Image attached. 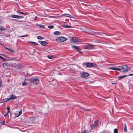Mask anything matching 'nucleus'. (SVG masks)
I'll list each match as a JSON object with an SVG mask.
<instances>
[{
    "label": "nucleus",
    "instance_id": "obj_1",
    "mask_svg": "<svg viewBox=\"0 0 133 133\" xmlns=\"http://www.w3.org/2000/svg\"><path fill=\"white\" fill-rule=\"evenodd\" d=\"M121 71L122 72H126L131 70L128 66L125 65L121 66Z\"/></svg>",
    "mask_w": 133,
    "mask_h": 133
},
{
    "label": "nucleus",
    "instance_id": "obj_2",
    "mask_svg": "<svg viewBox=\"0 0 133 133\" xmlns=\"http://www.w3.org/2000/svg\"><path fill=\"white\" fill-rule=\"evenodd\" d=\"M30 82L34 85L37 84L39 82V80L37 78H32L30 79Z\"/></svg>",
    "mask_w": 133,
    "mask_h": 133
},
{
    "label": "nucleus",
    "instance_id": "obj_3",
    "mask_svg": "<svg viewBox=\"0 0 133 133\" xmlns=\"http://www.w3.org/2000/svg\"><path fill=\"white\" fill-rule=\"evenodd\" d=\"M67 39V38H65L64 37H60L57 38L56 39V41L58 42L59 43L63 42L65 41Z\"/></svg>",
    "mask_w": 133,
    "mask_h": 133
},
{
    "label": "nucleus",
    "instance_id": "obj_4",
    "mask_svg": "<svg viewBox=\"0 0 133 133\" xmlns=\"http://www.w3.org/2000/svg\"><path fill=\"white\" fill-rule=\"evenodd\" d=\"M9 99H8V100H7V101H5L4 102H6L10 99H15L17 97L13 95H10L9 96Z\"/></svg>",
    "mask_w": 133,
    "mask_h": 133
},
{
    "label": "nucleus",
    "instance_id": "obj_5",
    "mask_svg": "<svg viewBox=\"0 0 133 133\" xmlns=\"http://www.w3.org/2000/svg\"><path fill=\"white\" fill-rule=\"evenodd\" d=\"M121 66H119L117 67H110L109 68V69L121 71Z\"/></svg>",
    "mask_w": 133,
    "mask_h": 133
},
{
    "label": "nucleus",
    "instance_id": "obj_6",
    "mask_svg": "<svg viewBox=\"0 0 133 133\" xmlns=\"http://www.w3.org/2000/svg\"><path fill=\"white\" fill-rule=\"evenodd\" d=\"M71 40L74 42H76L78 41L80 42V40L76 37H73L72 38Z\"/></svg>",
    "mask_w": 133,
    "mask_h": 133
},
{
    "label": "nucleus",
    "instance_id": "obj_7",
    "mask_svg": "<svg viewBox=\"0 0 133 133\" xmlns=\"http://www.w3.org/2000/svg\"><path fill=\"white\" fill-rule=\"evenodd\" d=\"M89 75V74L86 72H83L81 74V77H82L85 78L87 77Z\"/></svg>",
    "mask_w": 133,
    "mask_h": 133
},
{
    "label": "nucleus",
    "instance_id": "obj_8",
    "mask_svg": "<svg viewBox=\"0 0 133 133\" xmlns=\"http://www.w3.org/2000/svg\"><path fill=\"white\" fill-rule=\"evenodd\" d=\"M94 47V45L90 44H87L85 47V48L87 49H90L93 48Z\"/></svg>",
    "mask_w": 133,
    "mask_h": 133
},
{
    "label": "nucleus",
    "instance_id": "obj_9",
    "mask_svg": "<svg viewBox=\"0 0 133 133\" xmlns=\"http://www.w3.org/2000/svg\"><path fill=\"white\" fill-rule=\"evenodd\" d=\"M85 65L87 67H91L94 66L93 63H86Z\"/></svg>",
    "mask_w": 133,
    "mask_h": 133
},
{
    "label": "nucleus",
    "instance_id": "obj_10",
    "mask_svg": "<svg viewBox=\"0 0 133 133\" xmlns=\"http://www.w3.org/2000/svg\"><path fill=\"white\" fill-rule=\"evenodd\" d=\"M12 17L13 18L19 19L20 18H23V17L22 16H20L15 15H13L12 16Z\"/></svg>",
    "mask_w": 133,
    "mask_h": 133
},
{
    "label": "nucleus",
    "instance_id": "obj_11",
    "mask_svg": "<svg viewBox=\"0 0 133 133\" xmlns=\"http://www.w3.org/2000/svg\"><path fill=\"white\" fill-rule=\"evenodd\" d=\"M72 48L74 49H75L76 50H77L78 51H79L80 53H81V52H80V51L81 50V49L79 48V47L75 46L74 45H73L72 46Z\"/></svg>",
    "mask_w": 133,
    "mask_h": 133
},
{
    "label": "nucleus",
    "instance_id": "obj_12",
    "mask_svg": "<svg viewBox=\"0 0 133 133\" xmlns=\"http://www.w3.org/2000/svg\"><path fill=\"white\" fill-rule=\"evenodd\" d=\"M61 16H66L72 18H73V17L71 15L68 14H63Z\"/></svg>",
    "mask_w": 133,
    "mask_h": 133
},
{
    "label": "nucleus",
    "instance_id": "obj_13",
    "mask_svg": "<svg viewBox=\"0 0 133 133\" xmlns=\"http://www.w3.org/2000/svg\"><path fill=\"white\" fill-rule=\"evenodd\" d=\"M39 42L42 45L44 46H45L47 43V42L45 41H39Z\"/></svg>",
    "mask_w": 133,
    "mask_h": 133
},
{
    "label": "nucleus",
    "instance_id": "obj_14",
    "mask_svg": "<svg viewBox=\"0 0 133 133\" xmlns=\"http://www.w3.org/2000/svg\"><path fill=\"white\" fill-rule=\"evenodd\" d=\"M5 49L8 51H10L12 53H15L14 51L11 48H5Z\"/></svg>",
    "mask_w": 133,
    "mask_h": 133
},
{
    "label": "nucleus",
    "instance_id": "obj_15",
    "mask_svg": "<svg viewBox=\"0 0 133 133\" xmlns=\"http://www.w3.org/2000/svg\"><path fill=\"white\" fill-rule=\"evenodd\" d=\"M83 31L85 32L86 33H88L89 34H91V32L90 31L86 29H83L82 30Z\"/></svg>",
    "mask_w": 133,
    "mask_h": 133
},
{
    "label": "nucleus",
    "instance_id": "obj_16",
    "mask_svg": "<svg viewBox=\"0 0 133 133\" xmlns=\"http://www.w3.org/2000/svg\"><path fill=\"white\" fill-rule=\"evenodd\" d=\"M3 66L5 68L6 66H8L9 65V64L7 63H3L2 64Z\"/></svg>",
    "mask_w": 133,
    "mask_h": 133
},
{
    "label": "nucleus",
    "instance_id": "obj_17",
    "mask_svg": "<svg viewBox=\"0 0 133 133\" xmlns=\"http://www.w3.org/2000/svg\"><path fill=\"white\" fill-rule=\"evenodd\" d=\"M62 26L63 27V28H70L71 27H70V26L66 25H62Z\"/></svg>",
    "mask_w": 133,
    "mask_h": 133
},
{
    "label": "nucleus",
    "instance_id": "obj_18",
    "mask_svg": "<svg viewBox=\"0 0 133 133\" xmlns=\"http://www.w3.org/2000/svg\"><path fill=\"white\" fill-rule=\"evenodd\" d=\"M6 30L4 27L0 26V30L1 31H4Z\"/></svg>",
    "mask_w": 133,
    "mask_h": 133
},
{
    "label": "nucleus",
    "instance_id": "obj_19",
    "mask_svg": "<svg viewBox=\"0 0 133 133\" xmlns=\"http://www.w3.org/2000/svg\"><path fill=\"white\" fill-rule=\"evenodd\" d=\"M98 122L97 121H95L93 125L95 126H96L97 125H98Z\"/></svg>",
    "mask_w": 133,
    "mask_h": 133
},
{
    "label": "nucleus",
    "instance_id": "obj_20",
    "mask_svg": "<svg viewBox=\"0 0 133 133\" xmlns=\"http://www.w3.org/2000/svg\"><path fill=\"white\" fill-rule=\"evenodd\" d=\"M47 57L48 58L51 59L54 58V56L52 55L51 56H48Z\"/></svg>",
    "mask_w": 133,
    "mask_h": 133
},
{
    "label": "nucleus",
    "instance_id": "obj_21",
    "mask_svg": "<svg viewBox=\"0 0 133 133\" xmlns=\"http://www.w3.org/2000/svg\"><path fill=\"white\" fill-rule=\"evenodd\" d=\"M37 38L39 39L42 40L43 39V37H41L40 36H37Z\"/></svg>",
    "mask_w": 133,
    "mask_h": 133
},
{
    "label": "nucleus",
    "instance_id": "obj_22",
    "mask_svg": "<svg viewBox=\"0 0 133 133\" xmlns=\"http://www.w3.org/2000/svg\"><path fill=\"white\" fill-rule=\"evenodd\" d=\"M127 76V75H123V76H120V77H119L118 78L119 79H122V78H123L124 77H126Z\"/></svg>",
    "mask_w": 133,
    "mask_h": 133
},
{
    "label": "nucleus",
    "instance_id": "obj_23",
    "mask_svg": "<svg viewBox=\"0 0 133 133\" xmlns=\"http://www.w3.org/2000/svg\"><path fill=\"white\" fill-rule=\"evenodd\" d=\"M7 112L6 114H8L10 112V108L9 107H8L7 108Z\"/></svg>",
    "mask_w": 133,
    "mask_h": 133
},
{
    "label": "nucleus",
    "instance_id": "obj_24",
    "mask_svg": "<svg viewBox=\"0 0 133 133\" xmlns=\"http://www.w3.org/2000/svg\"><path fill=\"white\" fill-rule=\"evenodd\" d=\"M118 130L117 129H115L114 130V133H118Z\"/></svg>",
    "mask_w": 133,
    "mask_h": 133
},
{
    "label": "nucleus",
    "instance_id": "obj_25",
    "mask_svg": "<svg viewBox=\"0 0 133 133\" xmlns=\"http://www.w3.org/2000/svg\"><path fill=\"white\" fill-rule=\"evenodd\" d=\"M54 34L55 35H59L60 34V33L59 31H56L54 32Z\"/></svg>",
    "mask_w": 133,
    "mask_h": 133
},
{
    "label": "nucleus",
    "instance_id": "obj_26",
    "mask_svg": "<svg viewBox=\"0 0 133 133\" xmlns=\"http://www.w3.org/2000/svg\"><path fill=\"white\" fill-rule=\"evenodd\" d=\"M16 66L19 69H20L21 68V65L20 64H17L16 65Z\"/></svg>",
    "mask_w": 133,
    "mask_h": 133
},
{
    "label": "nucleus",
    "instance_id": "obj_27",
    "mask_svg": "<svg viewBox=\"0 0 133 133\" xmlns=\"http://www.w3.org/2000/svg\"><path fill=\"white\" fill-rule=\"evenodd\" d=\"M0 59H2V60L4 61H6V59L2 57L1 56L0 57Z\"/></svg>",
    "mask_w": 133,
    "mask_h": 133
},
{
    "label": "nucleus",
    "instance_id": "obj_28",
    "mask_svg": "<svg viewBox=\"0 0 133 133\" xmlns=\"http://www.w3.org/2000/svg\"><path fill=\"white\" fill-rule=\"evenodd\" d=\"M27 83L26 82H24L22 83V85L23 86H25L27 85Z\"/></svg>",
    "mask_w": 133,
    "mask_h": 133
},
{
    "label": "nucleus",
    "instance_id": "obj_29",
    "mask_svg": "<svg viewBox=\"0 0 133 133\" xmlns=\"http://www.w3.org/2000/svg\"><path fill=\"white\" fill-rule=\"evenodd\" d=\"M22 113V111L21 110H20V111L19 112V114L17 116V117L19 116Z\"/></svg>",
    "mask_w": 133,
    "mask_h": 133
},
{
    "label": "nucleus",
    "instance_id": "obj_30",
    "mask_svg": "<svg viewBox=\"0 0 133 133\" xmlns=\"http://www.w3.org/2000/svg\"><path fill=\"white\" fill-rule=\"evenodd\" d=\"M48 28L50 29H52L53 28V26L52 25L49 26H48Z\"/></svg>",
    "mask_w": 133,
    "mask_h": 133
},
{
    "label": "nucleus",
    "instance_id": "obj_31",
    "mask_svg": "<svg viewBox=\"0 0 133 133\" xmlns=\"http://www.w3.org/2000/svg\"><path fill=\"white\" fill-rule=\"evenodd\" d=\"M127 127H124V131L125 132H127Z\"/></svg>",
    "mask_w": 133,
    "mask_h": 133
},
{
    "label": "nucleus",
    "instance_id": "obj_32",
    "mask_svg": "<svg viewBox=\"0 0 133 133\" xmlns=\"http://www.w3.org/2000/svg\"><path fill=\"white\" fill-rule=\"evenodd\" d=\"M21 14H23V15H28V13H23V12H21Z\"/></svg>",
    "mask_w": 133,
    "mask_h": 133
},
{
    "label": "nucleus",
    "instance_id": "obj_33",
    "mask_svg": "<svg viewBox=\"0 0 133 133\" xmlns=\"http://www.w3.org/2000/svg\"><path fill=\"white\" fill-rule=\"evenodd\" d=\"M95 126H94V125H92L91 126V129H94L95 128Z\"/></svg>",
    "mask_w": 133,
    "mask_h": 133
},
{
    "label": "nucleus",
    "instance_id": "obj_34",
    "mask_svg": "<svg viewBox=\"0 0 133 133\" xmlns=\"http://www.w3.org/2000/svg\"><path fill=\"white\" fill-rule=\"evenodd\" d=\"M37 26H39L40 27H43V28H44V27H43V25H40L39 24L38 25L37 24Z\"/></svg>",
    "mask_w": 133,
    "mask_h": 133
},
{
    "label": "nucleus",
    "instance_id": "obj_35",
    "mask_svg": "<svg viewBox=\"0 0 133 133\" xmlns=\"http://www.w3.org/2000/svg\"><path fill=\"white\" fill-rule=\"evenodd\" d=\"M33 44H34V45H38V43H36L35 42H34Z\"/></svg>",
    "mask_w": 133,
    "mask_h": 133
},
{
    "label": "nucleus",
    "instance_id": "obj_36",
    "mask_svg": "<svg viewBox=\"0 0 133 133\" xmlns=\"http://www.w3.org/2000/svg\"><path fill=\"white\" fill-rule=\"evenodd\" d=\"M31 119H34L35 120V117H32L31 118Z\"/></svg>",
    "mask_w": 133,
    "mask_h": 133
},
{
    "label": "nucleus",
    "instance_id": "obj_37",
    "mask_svg": "<svg viewBox=\"0 0 133 133\" xmlns=\"http://www.w3.org/2000/svg\"><path fill=\"white\" fill-rule=\"evenodd\" d=\"M27 36V35H24L21 36H20V37H26Z\"/></svg>",
    "mask_w": 133,
    "mask_h": 133
},
{
    "label": "nucleus",
    "instance_id": "obj_38",
    "mask_svg": "<svg viewBox=\"0 0 133 133\" xmlns=\"http://www.w3.org/2000/svg\"><path fill=\"white\" fill-rule=\"evenodd\" d=\"M133 75V74H131L129 75H127V76H132Z\"/></svg>",
    "mask_w": 133,
    "mask_h": 133
},
{
    "label": "nucleus",
    "instance_id": "obj_39",
    "mask_svg": "<svg viewBox=\"0 0 133 133\" xmlns=\"http://www.w3.org/2000/svg\"><path fill=\"white\" fill-rule=\"evenodd\" d=\"M16 12L18 13H21V12L19 11H18V10H17V11H16Z\"/></svg>",
    "mask_w": 133,
    "mask_h": 133
},
{
    "label": "nucleus",
    "instance_id": "obj_40",
    "mask_svg": "<svg viewBox=\"0 0 133 133\" xmlns=\"http://www.w3.org/2000/svg\"><path fill=\"white\" fill-rule=\"evenodd\" d=\"M2 124H5V121H3V122H2Z\"/></svg>",
    "mask_w": 133,
    "mask_h": 133
},
{
    "label": "nucleus",
    "instance_id": "obj_41",
    "mask_svg": "<svg viewBox=\"0 0 133 133\" xmlns=\"http://www.w3.org/2000/svg\"><path fill=\"white\" fill-rule=\"evenodd\" d=\"M95 34H98V35H101V34H100V33H97V32L95 33Z\"/></svg>",
    "mask_w": 133,
    "mask_h": 133
},
{
    "label": "nucleus",
    "instance_id": "obj_42",
    "mask_svg": "<svg viewBox=\"0 0 133 133\" xmlns=\"http://www.w3.org/2000/svg\"><path fill=\"white\" fill-rule=\"evenodd\" d=\"M37 18L38 17L37 16H35V20H36Z\"/></svg>",
    "mask_w": 133,
    "mask_h": 133
},
{
    "label": "nucleus",
    "instance_id": "obj_43",
    "mask_svg": "<svg viewBox=\"0 0 133 133\" xmlns=\"http://www.w3.org/2000/svg\"><path fill=\"white\" fill-rule=\"evenodd\" d=\"M0 55H2V56H4L6 57V56L5 55H4V54H0Z\"/></svg>",
    "mask_w": 133,
    "mask_h": 133
},
{
    "label": "nucleus",
    "instance_id": "obj_44",
    "mask_svg": "<svg viewBox=\"0 0 133 133\" xmlns=\"http://www.w3.org/2000/svg\"><path fill=\"white\" fill-rule=\"evenodd\" d=\"M82 133H86V131L84 130Z\"/></svg>",
    "mask_w": 133,
    "mask_h": 133
},
{
    "label": "nucleus",
    "instance_id": "obj_45",
    "mask_svg": "<svg viewBox=\"0 0 133 133\" xmlns=\"http://www.w3.org/2000/svg\"><path fill=\"white\" fill-rule=\"evenodd\" d=\"M30 43H34V42H30Z\"/></svg>",
    "mask_w": 133,
    "mask_h": 133
},
{
    "label": "nucleus",
    "instance_id": "obj_46",
    "mask_svg": "<svg viewBox=\"0 0 133 133\" xmlns=\"http://www.w3.org/2000/svg\"><path fill=\"white\" fill-rule=\"evenodd\" d=\"M124 127H127L126 125L125 124H124Z\"/></svg>",
    "mask_w": 133,
    "mask_h": 133
},
{
    "label": "nucleus",
    "instance_id": "obj_47",
    "mask_svg": "<svg viewBox=\"0 0 133 133\" xmlns=\"http://www.w3.org/2000/svg\"><path fill=\"white\" fill-rule=\"evenodd\" d=\"M86 110V111H89V110H87V109H86V110Z\"/></svg>",
    "mask_w": 133,
    "mask_h": 133
},
{
    "label": "nucleus",
    "instance_id": "obj_48",
    "mask_svg": "<svg viewBox=\"0 0 133 133\" xmlns=\"http://www.w3.org/2000/svg\"><path fill=\"white\" fill-rule=\"evenodd\" d=\"M7 114H6V115H5V116L6 115H7Z\"/></svg>",
    "mask_w": 133,
    "mask_h": 133
},
{
    "label": "nucleus",
    "instance_id": "obj_49",
    "mask_svg": "<svg viewBox=\"0 0 133 133\" xmlns=\"http://www.w3.org/2000/svg\"><path fill=\"white\" fill-rule=\"evenodd\" d=\"M8 98H7V99H6V101H7V100H8Z\"/></svg>",
    "mask_w": 133,
    "mask_h": 133
},
{
    "label": "nucleus",
    "instance_id": "obj_50",
    "mask_svg": "<svg viewBox=\"0 0 133 133\" xmlns=\"http://www.w3.org/2000/svg\"><path fill=\"white\" fill-rule=\"evenodd\" d=\"M0 86H1V84H0Z\"/></svg>",
    "mask_w": 133,
    "mask_h": 133
},
{
    "label": "nucleus",
    "instance_id": "obj_51",
    "mask_svg": "<svg viewBox=\"0 0 133 133\" xmlns=\"http://www.w3.org/2000/svg\"><path fill=\"white\" fill-rule=\"evenodd\" d=\"M114 83H112V84H114Z\"/></svg>",
    "mask_w": 133,
    "mask_h": 133
},
{
    "label": "nucleus",
    "instance_id": "obj_52",
    "mask_svg": "<svg viewBox=\"0 0 133 133\" xmlns=\"http://www.w3.org/2000/svg\"><path fill=\"white\" fill-rule=\"evenodd\" d=\"M1 56H0V57Z\"/></svg>",
    "mask_w": 133,
    "mask_h": 133
}]
</instances>
